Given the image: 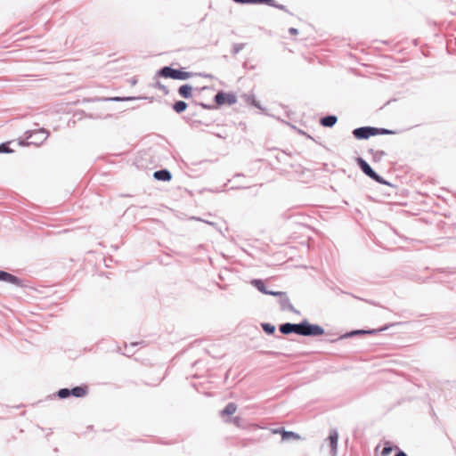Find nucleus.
Listing matches in <instances>:
<instances>
[{"mask_svg": "<svg viewBox=\"0 0 456 456\" xmlns=\"http://www.w3.org/2000/svg\"><path fill=\"white\" fill-rule=\"evenodd\" d=\"M159 74L163 77L173 78L177 80H186L191 77L187 71L174 69L170 67H164L160 69Z\"/></svg>", "mask_w": 456, "mask_h": 456, "instance_id": "nucleus-1", "label": "nucleus"}, {"mask_svg": "<svg viewBox=\"0 0 456 456\" xmlns=\"http://www.w3.org/2000/svg\"><path fill=\"white\" fill-rule=\"evenodd\" d=\"M325 333L324 329L318 325L310 323L307 320L303 321V330L301 336L305 337H317Z\"/></svg>", "mask_w": 456, "mask_h": 456, "instance_id": "nucleus-2", "label": "nucleus"}, {"mask_svg": "<svg viewBox=\"0 0 456 456\" xmlns=\"http://www.w3.org/2000/svg\"><path fill=\"white\" fill-rule=\"evenodd\" d=\"M214 101L216 105H232L237 102V96L233 93H226L224 91H218L214 97Z\"/></svg>", "mask_w": 456, "mask_h": 456, "instance_id": "nucleus-3", "label": "nucleus"}, {"mask_svg": "<svg viewBox=\"0 0 456 456\" xmlns=\"http://www.w3.org/2000/svg\"><path fill=\"white\" fill-rule=\"evenodd\" d=\"M206 217H201V223L206 224L208 226L213 227L218 232L223 233V229L227 231V227L224 220L217 216H213L210 214L205 215Z\"/></svg>", "mask_w": 456, "mask_h": 456, "instance_id": "nucleus-4", "label": "nucleus"}, {"mask_svg": "<svg viewBox=\"0 0 456 456\" xmlns=\"http://www.w3.org/2000/svg\"><path fill=\"white\" fill-rule=\"evenodd\" d=\"M357 140H367L370 136H374V126H361L354 128L352 132Z\"/></svg>", "mask_w": 456, "mask_h": 456, "instance_id": "nucleus-5", "label": "nucleus"}, {"mask_svg": "<svg viewBox=\"0 0 456 456\" xmlns=\"http://www.w3.org/2000/svg\"><path fill=\"white\" fill-rule=\"evenodd\" d=\"M338 432L336 428L330 429L327 441L330 448V455L337 456L338 453Z\"/></svg>", "mask_w": 456, "mask_h": 456, "instance_id": "nucleus-6", "label": "nucleus"}, {"mask_svg": "<svg viewBox=\"0 0 456 456\" xmlns=\"http://www.w3.org/2000/svg\"><path fill=\"white\" fill-rule=\"evenodd\" d=\"M281 295H277L279 297V303L281 310H289L292 313L298 314L299 312L296 310L293 305L290 303L289 298L287 297V294L282 291H279Z\"/></svg>", "mask_w": 456, "mask_h": 456, "instance_id": "nucleus-7", "label": "nucleus"}, {"mask_svg": "<svg viewBox=\"0 0 456 456\" xmlns=\"http://www.w3.org/2000/svg\"><path fill=\"white\" fill-rule=\"evenodd\" d=\"M251 284L260 292L265 295L277 296L281 295L278 291L269 290L266 289L265 282L260 279H254L251 281Z\"/></svg>", "mask_w": 456, "mask_h": 456, "instance_id": "nucleus-8", "label": "nucleus"}, {"mask_svg": "<svg viewBox=\"0 0 456 456\" xmlns=\"http://www.w3.org/2000/svg\"><path fill=\"white\" fill-rule=\"evenodd\" d=\"M356 162L362 173L372 179L376 174L372 167L362 158H357Z\"/></svg>", "mask_w": 456, "mask_h": 456, "instance_id": "nucleus-9", "label": "nucleus"}, {"mask_svg": "<svg viewBox=\"0 0 456 456\" xmlns=\"http://www.w3.org/2000/svg\"><path fill=\"white\" fill-rule=\"evenodd\" d=\"M273 433L274 434H281V439L283 441H288L291 438L293 439H296V440H298L300 439V436L295 432H292V431H286L284 430L283 428H277V429H274L273 430Z\"/></svg>", "mask_w": 456, "mask_h": 456, "instance_id": "nucleus-10", "label": "nucleus"}, {"mask_svg": "<svg viewBox=\"0 0 456 456\" xmlns=\"http://www.w3.org/2000/svg\"><path fill=\"white\" fill-rule=\"evenodd\" d=\"M0 281L15 285H20V281L16 276L4 271H0Z\"/></svg>", "mask_w": 456, "mask_h": 456, "instance_id": "nucleus-11", "label": "nucleus"}, {"mask_svg": "<svg viewBox=\"0 0 456 456\" xmlns=\"http://www.w3.org/2000/svg\"><path fill=\"white\" fill-rule=\"evenodd\" d=\"M338 121V118L335 115H327L322 117L320 123L322 126L332 127Z\"/></svg>", "mask_w": 456, "mask_h": 456, "instance_id": "nucleus-12", "label": "nucleus"}, {"mask_svg": "<svg viewBox=\"0 0 456 456\" xmlns=\"http://www.w3.org/2000/svg\"><path fill=\"white\" fill-rule=\"evenodd\" d=\"M376 332H377L376 330H352L350 332H346V334L340 336L338 339L352 338V337H354L355 335H359V334H372V333H376Z\"/></svg>", "mask_w": 456, "mask_h": 456, "instance_id": "nucleus-13", "label": "nucleus"}, {"mask_svg": "<svg viewBox=\"0 0 456 456\" xmlns=\"http://www.w3.org/2000/svg\"><path fill=\"white\" fill-rule=\"evenodd\" d=\"M71 395L75 397H84L88 393L87 386L76 387L70 390Z\"/></svg>", "mask_w": 456, "mask_h": 456, "instance_id": "nucleus-14", "label": "nucleus"}, {"mask_svg": "<svg viewBox=\"0 0 456 456\" xmlns=\"http://www.w3.org/2000/svg\"><path fill=\"white\" fill-rule=\"evenodd\" d=\"M240 4H273V0H232Z\"/></svg>", "mask_w": 456, "mask_h": 456, "instance_id": "nucleus-15", "label": "nucleus"}, {"mask_svg": "<svg viewBox=\"0 0 456 456\" xmlns=\"http://www.w3.org/2000/svg\"><path fill=\"white\" fill-rule=\"evenodd\" d=\"M237 411V405L234 403H229L224 410L220 411L222 417L231 416Z\"/></svg>", "mask_w": 456, "mask_h": 456, "instance_id": "nucleus-16", "label": "nucleus"}, {"mask_svg": "<svg viewBox=\"0 0 456 456\" xmlns=\"http://www.w3.org/2000/svg\"><path fill=\"white\" fill-rule=\"evenodd\" d=\"M153 176L158 180L162 181H169L171 179V175L167 170H159L156 171Z\"/></svg>", "mask_w": 456, "mask_h": 456, "instance_id": "nucleus-17", "label": "nucleus"}, {"mask_svg": "<svg viewBox=\"0 0 456 456\" xmlns=\"http://www.w3.org/2000/svg\"><path fill=\"white\" fill-rule=\"evenodd\" d=\"M179 94L181 96L184 98H188L191 94V86L188 85H183L179 88Z\"/></svg>", "mask_w": 456, "mask_h": 456, "instance_id": "nucleus-18", "label": "nucleus"}, {"mask_svg": "<svg viewBox=\"0 0 456 456\" xmlns=\"http://www.w3.org/2000/svg\"><path fill=\"white\" fill-rule=\"evenodd\" d=\"M279 330L283 335L291 334V322H285L279 326Z\"/></svg>", "mask_w": 456, "mask_h": 456, "instance_id": "nucleus-19", "label": "nucleus"}, {"mask_svg": "<svg viewBox=\"0 0 456 456\" xmlns=\"http://www.w3.org/2000/svg\"><path fill=\"white\" fill-rule=\"evenodd\" d=\"M261 327L266 334L273 335L275 332V326L271 323L263 322Z\"/></svg>", "mask_w": 456, "mask_h": 456, "instance_id": "nucleus-20", "label": "nucleus"}, {"mask_svg": "<svg viewBox=\"0 0 456 456\" xmlns=\"http://www.w3.org/2000/svg\"><path fill=\"white\" fill-rule=\"evenodd\" d=\"M396 132L387 128L374 127V136L379 134H395Z\"/></svg>", "mask_w": 456, "mask_h": 456, "instance_id": "nucleus-21", "label": "nucleus"}, {"mask_svg": "<svg viewBox=\"0 0 456 456\" xmlns=\"http://www.w3.org/2000/svg\"><path fill=\"white\" fill-rule=\"evenodd\" d=\"M369 151L372 154L373 159L375 161L380 160L384 156H386V152L384 151H375L373 149H370Z\"/></svg>", "mask_w": 456, "mask_h": 456, "instance_id": "nucleus-22", "label": "nucleus"}, {"mask_svg": "<svg viewBox=\"0 0 456 456\" xmlns=\"http://www.w3.org/2000/svg\"><path fill=\"white\" fill-rule=\"evenodd\" d=\"M302 330H303V321L299 323H291V333H296V334L301 336Z\"/></svg>", "mask_w": 456, "mask_h": 456, "instance_id": "nucleus-23", "label": "nucleus"}, {"mask_svg": "<svg viewBox=\"0 0 456 456\" xmlns=\"http://www.w3.org/2000/svg\"><path fill=\"white\" fill-rule=\"evenodd\" d=\"M245 99H246V102L249 104H252L254 105L255 107L258 108V109H261V106L260 104L258 103V102L255 99L254 95H244Z\"/></svg>", "mask_w": 456, "mask_h": 456, "instance_id": "nucleus-24", "label": "nucleus"}, {"mask_svg": "<svg viewBox=\"0 0 456 456\" xmlns=\"http://www.w3.org/2000/svg\"><path fill=\"white\" fill-rule=\"evenodd\" d=\"M186 107H187V104L184 102L179 101L175 103L174 110L176 112L180 113V112L183 111L186 109Z\"/></svg>", "mask_w": 456, "mask_h": 456, "instance_id": "nucleus-25", "label": "nucleus"}, {"mask_svg": "<svg viewBox=\"0 0 456 456\" xmlns=\"http://www.w3.org/2000/svg\"><path fill=\"white\" fill-rule=\"evenodd\" d=\"M241 420L242 419H241L240 417L236 416V417H233L232 419H225V422L226 423H232V424L235 425L236 427L240 428L241 427Z\"/></svg>", "mask_w": 456, "mask_h": 456, "instance_id": "nucleus-26", "label": "nucleus"}, {"mask_svg": "<svg viewBox=\"0 0 456 456\" xmlns=\"http://www.w3.org/2000/svg\"><path fill=\"white\" fill-rule=\"evenodd\" d=\"M69 395H71V393L68 388H62L58 391V396L61 399L67 398Z\"/></svg>", "mask_w": 456, "mask_h": 456, "instance_id": "nucleus-27", "label": "nucleus"}, {"mask_svg": "<svg viewBox=\"0 0 456 456\" xmlns=\"http://www.w3.org/2000/svg\"><path fill=\"white\" fill-rule=\"evenodd\" d=\"M372 180H374L375 182L380 183V184H387V185H390V183L386 181L382 176H380L379 174H375V175L372 177Z\"/></svg>", "mask_w": 456, "mask_h": 456, "instance_id": "nucleus-28", "label": "nucleus"}, {"mask_svg": "<svg viewBox=\"0 0 456 456\" xmlns=\"http://www.w3.org/2000/svg\"><path fill=\"white\" fill-rule=\"evenodd\" d=\"M243 48H244V44H233L232 49V53L235 55V54L239 53Z\"/></svg>", "mask_w": 456, "mask_h": 456, "instance_id": "nucleus-29", "label": "nucleus"}, {"mask_svg": "<svg viewBox=\"0 0 456 456\" xmlns=\"http://www.w3.org/2000/svg\"><path fill=\"white\" fill-rule=\"evenodd\" d=\"M273 4H268L269 6H273V7H275L279 10H281V11H284L286 12H289V10L287 9V7L283 4H279L275 2V0H273V2L272 3Z\"/></svg>", "mask_w": 456, "mask_h": 456, "instance_id": "nucleus-30", "label": "nucleus"}, {"mask_svg": "<svg viewBox=\"0 0 456 456\" xmlns=\"http://www.w3.org/2000/svg\"><path fill=\"white\" fill-rule=\"evenodd\" d=\"M392 452V447L389 446V445H386L384 446V448L382 449V452H381V455L382 456H387L388 454H390Z\"/></svg>", "mask_w": 456, "mask_h": 456, "instance_id": "nucleus-31", "label": "nucleus"}, {"mask_svg": "<svg viewBox=\"0 0 456 456\" xmlns=\"http://www.w3.org/2000/svg\"><path fill=\"white\" fill-rule=\"evenodd\" d=\"M0 152H12V150H10L6 144L3 143L0 145Z\"/></svg>", "mask_w": 456, "mask_h": 456, "instance_id": "nucleus-32", "label": "nucleus"}, {"mask_svg": "<svg viewBox=\"0 0 456 456\" xmlns=\"http://www.w3.org/2000/svg\"><path fill=\"white\" fill-rule=\"evenodd\" d=\"M289 34H290V35H292V36H295V35H297V34H298V30H297V28H290L289 29Z\"/></svg>", "mask_w": 456, "mask_h": 456, "instance_id": "nucleus-33", "label": "nucleus"}, {"mask_svg": "<svg viewBox=\"0 0 456 456\" xmlns=\"http://www.w3.org/2000/svg\"><path fill=\"white\" fill-rule=\"evenodd\" d=\"M395 456H408L403 451L399 450Z\"/></svg>", "mask_w": 456, "mask_h": 456, "instance_id": "nucleus-34", "label": "nucleus"}, {"mask_svg": "<svg viewBox=\"0 0 456 456\" xmlns=\"http://www.w3.org/2000/svg\"><path fill=\"white\" fill-rule=\"evenodd\" d=\"M200 106L203 109H209V107L207 104L203 103V102L200 103Z\"/></svg>", "mask_w": 456, "mask_h": 456, "instance_id": "nucleus-35", "label": "nucleus"}, {"mask_svg": "<svg viewBox=\"0 0 456 456\" xmlns=\"http://www.w3.org/2000/svg\"><path fill=\"white\" fill-rule=\"evenodd\" d=\"M206 88H207V86H201V87H200V90H204V89H206Z\"/></svg>", "mask_w": 456, "mask_h": 456, "instance_id": "nucleus-36", "label": "nucleus"}]
</instances>
